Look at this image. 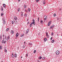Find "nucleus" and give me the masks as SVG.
Here are the masks:
<instances>
[{
	"label": "nucleus",
	"instance_id": "obj_44",
	"mask_svg": "<svg viewBox=\"0 0 62 62\" xmlns=\"http://www.w3.org/2000/svg\"><path fill=\"white\" fill-rule=\"evenodd\" d=\"M6 41H5L4 42V43L5 44V43H6Z\"/></svg>",
	"mask_w": 62,
	"mask_h": 62
},
{
	"label": "nucleus",
	"instance_id": "obj_38",
	"mask_svg": "<svg viewBox=\"0 0 62 62\" xmlns=\"http://www.w3.org/2000/svg\"><path fill=\"white\" fill-rule=\"evenodd\" d=\"M25 15V17H26L27 16V14H26L25 15H24V16Z\"/></svg>",
	"mask_w": 62,
	"mask_h": 62
},
{
	"label": "nucleus",
	"instance_id": "obj_17",
	"mask_svg": "<svg viewBox=\"0 0 62 62\" xmlns=\"http://www.w3.org/2000/svg\"><path fill=\"white\" fill-rule=\"evenodd\" d=\"M24 8H26V5H24Z\"/></svg>",
	"mask_w": 62,
	"mask_h": 62
},
{
	"label": "nucleus",
	"instance_id": "obj_43",
	"mask_svg": "<svg viewBox=\"0 0 62 62\" xmlns=\"http://www.w3.org/2000/svg\"><path fill=\"white\" fill-rule=\"evenodd\" d=\"M52 39H53V38L52 37H51L50 38V40H52Z\"/></svg>",
	"mask_w": 62,
	"mask_h": 62
},
{
	"label": "nucleus",
	"instance_id": "obj_58",
	"mask_svg": "<svg viewBox=\"0 0 62 62\" xmlns=\"http://www.w3.org/2000/svg\"><path fill=\"white\" fill-rule=\"evenodd\" d=\"M59 10H61V8H60V9H59Z\"/></svg>",
	"mask_w": 62,
	"mask_h": 62
},
{
	"label": "nucleus",
	"instance_id": "obj_57",
	"mask_svg": "<svg viewBox=\"0 0 62 62\" xmlns=\"http://www.w3.org/2000/svg\"><path fill=\"white\" fill-rule=\"evenodd\" d=\"M48 34H46V36H48Z\"/></svg>",
	"mask_w": 62,
	"mask_h": 62
},
{
	"label": "nucleus",
	"instance_id": "obj_33",
	"mask_svg": "<svg viewBox=\"0 0 62 62\" xmlns=\"http://www.w3.org/2000/svg\"><path fill=\"white\" fill-rule=\"evenodd\" d=\"M51 35L52 36H53V35H54V34L53 33V32H52L51 33Z\"/></svg>",
	"mask_w": 62,
	"mask_h": 62
},
{
	"label": "nucleus",
	"instance_id": "obj_48",
	"mask_svg": "<svg viewBox=\"0 0 62 62\" xmlns=\"http://www.w3.org/2000/svg\"><path fill=\"white\" fill-rule=\"evenodd\" d=\"M26 56H28V54H26Z\"/></svg>",
	"mask_w": 62,
	"mask_h": 62
},
{
	"label": "nucleus",
	"instance_id": "obj_47",
	"mask_svg": "<svg viewBox=\"0 0 62 62\" xmlns=\"http://www.w3.org/2000/svg\"><path fill=\"white\" fill-rule=\"evenodd\" d=\"M2 20H3V21H5V20H4V18H2Z\"/></svg>",
	"mask_w": 62,
	"mask_h": 62
},
{
	"label": "nucleus",
	"instance_id": "obj_55",
	"mask_svg": "<svg viewBox=\"0 0 62 62\" xmlns=\"http://www.w3.org/2000/svg\"><path fill=\"white\" fill-rule=\"evenodd\" d=\"M24 45H25V42H24Z\"/></svg>",
	"mask_w": 62,
	"mask_h": 62
},
{
	"label": "nucleus",
	"instance_id": "obj_2",
	"mask_svg": "<svg viewBox=\"0 0 62 62\" xmlns=\"http://www.w3.org/2000/svg\"><path fill=\"white\" fill-rule=\"evenodd\" d=\"M17 17L15 16L14 17V20L15 21H17Z\"/></svg>",
	"mask_w": 62,
	"mask_h": 62
},
{
	"label": "nucleus",
	"instance_id": "obj_49",
	"mask_svg": "<svg viewBox=\"0 0 62 62\" xmlns=\"http://www.w3.org/2000/svg\"><path fill=\"white\" fill-rule=\"evenodd\" d=\"M48 26H50V24H48Z\"/></svg>",
	"mask_w": 62,
	"mask_h": 62
},
{
	"label": "nucleus",
	"instance_id": "obj_6",
	"mask_svg": "<svg viewBox=\"0 0 62 62\" xmlns=\"http://www.w3.org/2000/svg\"><path fill=\"white\" fill-rule=\"evenodd\" d=\"M12 57L13 58H14V54L13 53H12Z\"/></svg>",
	"mask_w": 62,
	"mask_h": 62
},
{
	"label": "nucleus",
	"instance_id": "obj_50",
	"mask_svg": "<svg viewBox=\"0 0 62 62\" xmlns=\"http://www.w3.org/2000/svg\"><path fill=\"white\" fill-rule=\"evenodd\" d=\"M3 37H5V35H4V34L3 35Z\"/></svg>",
	"mask_w": 62,
	"mask_h": 62
},
{
	"label": "nucleus",
	"instance_id": "obj_21",
	"mask_svg": "<svg viewBox=\"0 0 62 62\" xmlns=\"http://www.w3.org/2000/svg\"><path fill=\"white\" fill-rule=\"evenodd\" d=\"M41 58H42V57L41 56H40L39 57V59H41Z\"/></svg>",
	"mask_w": 62,
	"mask_h": 62
},
{
	"label": "nucleus",
	"instance_id": "obj_16",
	"mask_svg": "<svg viewBox=\"0 0 62 62\" xmlns=\"http://www.w3.org/2000/svg\"><path fill=\"white\" fill-rule=\"evenodd\" d=\"M24 34H23L21 35V37H23V36H24Z\"/></svg>",
	"mask_w": 62,
	"mask_h": 62
},
{
	"label": "nucleus",
	"instance_id": "obj_18",
	"mask_svg": "<svg viewBox=\"0 0 62 62\" xmlns=\"http://www.w3.org/2000/svg\"><path fill=\"white\" fill-rule=\"evenodd\" d=\"M43 4L44 5H45V1H43Z\"/></svg>",
	"mask_w": 62,
	"mask_h": 62
},
{
	"label": "nucleus",
	"instance_id": "obj_11",
	"mask_svg": "<svg viewBox=\"0 0 62 62\" xmlns=\"http://www.w3.org/2000/svg\"><path fill=\"white\" fill-rule=\"evenodd\" d=\"M9 39V36H8V39H6L7 41H8V39Z\"/></svg>",
	"mask_w": 62,
	"mask_h": 62
},
{
	"label": "nucleus",
	"instance_id": "obj_61",
	"mask_svg": "<svg viewBox=\"0 0 62 62\" xmlns=\"http://www.w3.org/2000/svg\"><path fill=\"white\" fill-rule=\"evenodd\" d=\"M4 39H5V38H3V40H4Z\"/></svg>",
	"mask_w": 62,
	"mask_h": 62
},
{
	"label": "nucleus",
	"instance_id": "obj_32",
	"mask_svg": "<svg viewBox=\"0 0 62 62\" xmlns=\"http://www.w3.org/2000/svg\"><path fill=\"white\" fill-rule=\"evenodd\" d=\"M42 59H43V60H44V59H45V57H43Z\"/></svg>",
	"mask_w": 62,
	"mask_h": 62
},
{
	"label": "nucleus",
	"instance_id": "obj_10",
	"mask_svg": "<svg viewBox=\"0 0 62 62\" xmlns=\"http://www.w3.org/2000/svg\"><path fill=\"white\" fill-rule=\"evenodd\" d=\"M14 23H17V20H14Z\"/></svg>",
	"mask_w": 62,
	"mask_h": 62
},
{
	"label": "nucleus",
	"instance_id": "obj_26",
	"mask_svg": "<svg viewBox=\"0 0 62 62\" xmlns=\"http://www.w3.org/2000/svg\"><path fill=\"white\" fill-rule=\"evenodd\" d=\"M9 30V29L8 28L7 29H6V30L7 31H8Z\"/></svg>",
	"mask_w": 62,
	"mask_h": 62
},
{
	"label": "nucleus",
	"instance_id": "obj_60",
	"mask_svg": "<svg viewBox=\"0 0 62 62\" xmlns=\"http://www.w3.org/2000/svg\"><path fill=\"white\" fill-rule=\"evenodd\" d=\"M38 62H40V61H39V60H38Z\"/></svg>",
	"mask_w": 62,
	"mask_h": 62
},
{
	"label": "nucleus",
	"instance_id": "obj_62",
	"mask_svg": "<svg viewBox=\"0 0 62 62\" xmlns=\"http://www.w3.org/2000/svg\"><path fill=\"white\" fill-rule=\"evenodd\" d=\"M57 18L58 20V18Z\"/></svg>",
	"mask_w": 62,
	"mask_h": 62
},
{
	"label": "nucleus",
	"instance_id": "obj_4",
	"mask_svg": "<svg viewBox=\"0 0 62 62\" xmlns=\"http://www.w3.org/2000/svg\"><path fill=\"white\" fill-rule=\"evenodd\" d=\"M44 19L45 20L47 19V16H45L44 17Z\"/></svg>",
	"mask_w": 62,
	"mask_h": 62
},
{
	"label": "nucleus",
	"instance_id": "obj_1",
	"mask_svg": "<svg viewBox=\"0 0 62 62\" xmlns=\"http://www.w3.org/2000/svg\"><path fill=\"white\" fill-rule=\"evenodd\" d=\"M56 54L57 55H58L59 54V51H57L56 52Z\"/></svg>",
	"mask_w": 62,
	"mask_h": 62
},
{
	"label": "nucleus",
	"instance_id": "obj_42",
	"mask_svg": "<svg viewBox=\"0 0 62 62\" xmlns=\"http://www.w3.org/2000/svg\"><path fill=\"white\" fill-rule=\"evenodd\" d=\"M51 23V21H50L48 23V24H50Z\"/></svg>",
	"mask_w": 62,
	"mask_h": 62
},
{
	"label": "nucleus",
	"instance_id": "obj_19",
	"mask_svg": "<svg viewBox=\"0 0 62 62\" xmlns=\"http://www.w3.org/2000/svg\"><path fill=\"white\" fill-rule=\"evenodd\" d=\"M28 10L29 12H30V10H31L30 9V8H29L28 9Z\"/></svg>",
	"mask_w": 62,
	"mask_h": 62
},
{
	"label": "nucleus",
	"instance_id": "obj_59",
	"mask_svg": "<svg viewBox=\"0 0 62 62\" xmlns=\"http://www.w3.org/2000/svg\"><path fill=\"white\" fill-rule=\"evenodd\" d=\"M21 0H18V2H20Z\"/></svg>",
	"mask_w": 62,
	"mask_h": 62
},
{
	"label": "nucleus",
	"instance_id": "obj_45",
	"mask_svg": "<svg viewBox=\"0 0 62 62\" xmlns=\"http://www.w3.org/2000/svg\"><path fill=\"white\" fill-rule=\"evenodd\" d=\"M4 43V40H2V43Z\"/></svg>",
	"mask_w": 62,
	"mask_h": 62
},
{
	"label": "nucleus",
	"instance_id": "obj_9",
	"mask_svg": "<svg viewBox=\"0 0 62 62\" xmlns=\"http://www.w3.org/2000/svg\"><path fill=\"white\" fill-rule=\"evenodd\" d=\"M31 23L32 24H33L34 25H36V24H35V22H33L32 23Z\"/></svg>",
	"mask_w": 62,
	"mask_h": 62
},
{
	"label": "nucleus",
	"instance_id": "obj_53",
	"mask_svg": "<svg viewBox=\"0 0 62 62\" xmlns=\"http://www.w3.org/2000/svg\"><path fill=\"white\" fill-rule=\"evenodd\" d=\"M29 23H30L29 22H28V23H27V24H29Z\"/></svg>",
	"mask_w": 62,
	"mask_h": 62
},
{
	"label": "nucleus",
	"instance_id": "obj_54",
	"mask_svg": "<svg viewBox=\"0 0 62 62\" xmlns=\"http://www.w3.org/2000/svg\"><path fill=\"white\" fill-rule=\"evenodd\" d=\"M47 37L48 38H49V35H47Z\"/></svg>",
	"mask_w": 62,
	"mask_h": 62
},
{
	"label": "nucleus",
	"instance_id": "obj_27",
	"mask_svg": "<svg viewBox=\"0 0 62 62\" xmlns=\"http://www.w3.org/2000/svg\"><path fill=\"white\" fill-rule=\"evenodd\" d=\"M4 24H5L6 23V22L5 21V20H4Z\"/></svg>",
	"mask_w": 62,
	"mask_h": 62
},
{
	"label": "nucleus",
	"instance_id": "obj_24",
	"mask_svg": "<svg viewBox=\"0 0 62 62\" xmlns=\"http://www.w3.org/2000/svg\"><path fill=\"white\" fill-rule=\"evenodd\" d=\"M2 49V46H0V49Z\"/></svg>",
	"mask_w": 62,
	"mask_h": 62
},
{
	"label": "nucleus",
	"instance_id": "obj_56",
	"mask_svg": "<svg viewBox=\"0 0 62 62\" xmlns=\"http://www.w3.org/2000/svg\"><path fill=\"white\" fill-rule=\"evenodd\" d=\"M46 34H48L47 32H46Z\"/></svg>",
	"mask_w": 62,
	"mask_h": 62
},
{
	"label": "nucleus",
	"instance_id": "obj_28",
	"mask_svg": "<svg viewBox=\"0 0 62 62\" xmlns=\"http://www.w3.org/2000/svg\"><path fill=\"white\" fill-rule=\"evenodd\" d=\"M0 39H2V35H0Z\"/></svg>",
	"mask_w": 62,
	"mask_h": 62
},
{
	"label": "nucleus",
	"instance_id": "obj_41",
	"mask_svg": "<svg viewBox=\"0 0 62 62\" xmlns=\"http://www.w3.org/2000/svg\"><path fill=\"white\" fill-rule=\"evenodd\" d=\"M20 8H19L18 9V11H20Z\"/></svg>",
	"mask_w": 62,
	"mask_h": 62
},
{
	"label": "nucleus",
	"instance_id": "obj_40",
	"mask_svg": "<svg viewBox=\"0 0 62 62\" xmlns=\"http://www.w3.org/2000/svg\"><path fill=\"white\" fill-rule=\"evenodd\" d=\"M29 45H32V44L31 43H30Z\"/></svg>",
	"mask_w": 62,
	"mask_h": 62
},
{
	"label": "nucleus",
	"instance_id": "obj_14",
	"mask_svg": "<svg viewBox=\"0 0 62 62\" xmlns=\"http://www.w3.org/2000/svg\"><path fill=\"white\" fill-rule=\"evenodd\" d=\"M13 33H14V31H13V30H12L11 31V33L13 34Z\"/></svg>",
	"mask_w": 62,
	"mask_h": 62
},
{
	"label": "nucleus",
	"instance_id": "obj_51",
	"mask_svg": "<svg viewBox=\"0 0 62 62\" xmlns=\"http://www.w3.org/2000/svg\"><path fill=\"white\" fill-rule=\"evenodd\" d=\"M7 39V36H5V39Z\"/></svg>",
	"mask_w": 62,
	"mask_h": 62
},
{
	"label": "nucleus",
	"instance_id": "obj_35",
	"mask_svg": "<svg viewBox=\"0 0 62 62\" xmlns=\"http://www.w3.org/2000/svg\"><path fill=\"white\" fill-rule=\"evenodd\" d=\"M3 7H1V10L2 11H3Z\"/></svg>",
	"mask_w": 62,
	"mask_h": 62
},
{
	"label": "nucleus",
	"instance_id": "obj_31",
	"mask_svg": "<svg viewBox=\"0 0 62 62\" xmlns=\"http://www.w3.org/2000/svg\"><path fill=\"white\" fill-rule=\"evenodd\" d=\"M25 45H23V48H24L25 47Z\"/></svg>",
	"mask_w": 62,
	"mask_h": 62
},
{
	"label": "nucleus",
	"instance_id": "obj_36",
	"mask_svg": "<svg viewBox=\"0 0 62 62\" xmlns=\"http://www.w3.org/2000/svg\"><path fill=\"white\" fill-rule=\"evenodd\" d=\"M36 50H35L34 51V53H36Z\"/></svg>",
	"mask_w": 62,
	"mask_h": 62
},
{
	"label": "nucleus",
	"instance_id": "obj_52",
	"mask_svg": "<svg viewBox=\"0 0 62 62\" xmlns=\"http://www.w3.org/2000/svg\"><path fill=\"white\" fill-rule=\"evenodd\" d=\"M29 20V19H27V21H28V20Z\"/></svg>",
	"mask_w": 62,
	"mask_h": 62
},
{
	"label": "nucleus",
	"instance_id": "obj_20",
	"mask_svg": "<svg viewBox=\"0 0 62 62\" xmlns=\"http://www.w3.org/2000/svg\"><path fill=\"white\" fill-rule=\"evenodd\" d=\"M4 51L5 53L7 52V49H5Z\"/></svg>",
	"mask_w": 62,
	"mask_h": 62
},
{
	"label": "nucleus",
	"instance_id": "obj_23",
	"mask_svg": "<svg viewBox=\"0 0 62 62\" xmlns=\"http://www.w3.org/2000/svg\"><path fill=\"white\" fill-rule=\"evenodd\" d=\"M15 57H17V55L16 54H15Z\"/></svg>",
	"mask_w": 62,
	"mask_h": 62
},
{
	"label": "nucleus",
	"instance_id": "obj_7",
	"mask_svg": "<svg viewBox=\"0 0 62 62\" xmlns=\"http://www.w3.org/2000/svg\"><path fill=\"white\" fill-rule=\"evenodd\" d=\"M3 5L4 7L6 8V4H3Z\"/></svg>",
	"mask_w": 62,
	"mask_h": 62
},
{
	"label": "nucleus",
	"instance_id": "obj_30",
	"mask_svg": "<svg viewBox=\"0 0 62 62\" xmlns=\"http://www.w3.org/2000/svg\"><path fill=\"white\" fill-rule=\"evenodd\" d=\"M54 17L56 16V14H54Z\"/></svg>",
	"mask_w": 62,
	"mask_h": 62
},
{
	"label": "nucleus",
	"instance_id": "obj_46",
	"mask_svg": "<svg viewBox=\"0 0 62 62\" xmlns=\"http://www.w3.org/2000/svg\"><path fill=\"white\" fill-rule=\"evenodd\" d=\"M32 21L33 22H35V20L34 19H33L32 20Z\"/></svg>",
	"mask_w": 62,
	"mask_h": 62
},
{
	"label": "nucleus",
	"instance_id": "obj_29",
	"mask_svg": "<svg viewBox=\"0 0 62 62\" xmlns=\"http://www.w3.org/2000/svg\"><path fill=\"white\" fill-rule=\"evenodd\" d=\"M36 2H39V0H36Z\"/></svg>",
	"mask_w": 62,
	"mask_h": 62
},
{
	"label": "nucleus",
	"instance_id": "obj_63",
	"mask_svg": "<svg viewBox=\"0 0 62 62\" xmlns=\"http://www.w3.org/2000/svg\"><path fill=\"white\" fill-rule=\"evenodd\" d=\"M18 49H19V47H18Z\"/></svg>",
	"mask_w": 62,
	"mask_h": 62
},
{
	"label": "nucleus",
	"instance_id": "obj_22",
	"mask_svg": "<svg viewBox=\"0 0 62 62\" xmlns=\"http://www.w3.org/2000/svg\"><path fill=\"white\" fill-rule=\"evenodd\" d=\"M54 40H53L51 41V42L52 43H53L54 42Z\"/></svg>",
	"mask_w": 62,
	"mask_h": 62
},
{
	"label": "nucleus",
	"instance_id": "obj_5",
	"mask_svg": "<svg viewBox=\"0 0 62 62\" xmlns=\"http://www.w3.org/2000/svg\"><path fill=\"white\" fill-rule=\"evenodd\" d=\"M54 25H52V26L50 27V29H51V28H52L53 27H54Z\"/></svg>",
	"mask_w": 62,
	"mask_h": 62
},
{
	"label": "nucleus",
	"instance_id": "obj_37",
	"mask_svg": "<svg viewBox=\"0 0 62 62\" xmlns=\"http://www.w3.org/2000/svg\"><path fill=\"white\" fill-rule=\"evenodd\" d=\"M39 18L38 17V22H39Z\"/></svg>",
	"mask_w": 62,
	"mask_h": 62
},
{
	"label": "nucleus",
	"instance_id": "obj_15",
	"mask_svg": "<svg viewBox=\"0 0 62 62\" xmlns=\"http://www.w3.org/2000/svg\"><path fill=\"white\" fill-rule=\"evenodd\" d=\"M32 23H31L30 25V27H31L32 26Z\"/></svg>",
	"mask_w": 62,
	"mask_h": 62
},
{
	"label": "nucleus",
	"instance_id": "obj_8",
	"mask_svg": "<svg viewBox=\"0 0 62 62\" xmlns=\"http://www.w3.org/2000/svg\"><path fill=\"white\" fill-rule=\"evenodd\" d=\"M16 36L17 37H18V36H19V33H16Z\"/></svg>",
	"mask_w": 62,
	"mask_h": 62
},
{
	"label": "nucleus",
	"instance_id": "obj_34",
	"mask_svg": "<svg viewBox=\"0 0 62 62\" xmlns=\"http://www.w3.org/2000/svg\"><path fill=\"white\" fill-rule=\"evenodd\" d=\"M12 24H14L13 23H14V22L13 21H12Z\"/></svg>",
	"mask_w": 62,
	"mask_h": 62
},
{
	"label": "nucleus",
	"instance_id": "obj_12",
	"mask_svg": "<svg viewBox=\"0 0 62 62\" xmlns=\"http://www.w3.org/2000/svg\"><path fill=\"white\" fill-rule=\"evenodd\" d=\"M40 23H41V24H42L43 23V21H42V20H41L40 21Z\"/></svg>",
	"mask_w": 62,
	"mask_h": 62
},
{
	"label": "nucleus",
	"instance_id": "obj_13",
	"mask_svg": "<svg viewBox=\"0 0 62 62\" xmlns=\"http://www.w3.org/2000/svg\"><path fill=\"white\" fill-rule=\"evenodd\" d=\"M44 40V41H46V40H47V39L46 38H45Z\"/></svg>",
	"mask_w": 62,
	"mask_h": 62
},
{
	"label": "nucleus",
	"instance_id": "obj_64",
	"mask_svg": "<svg viewBox=\"0 0 62 62\" xmlns=\"http://www.w3.org/2000/svg\"><path fill=\"white\" fill-rule=\"evenodd\" d=\"M26 12H28V11H26Z\"/></svg>",
	"mask_w": 62,
	"mask_h": 62
},
{
	"label": "nucleus",
	"instance_id": "obj_3",
	"mask_svg": "<svg viewBox=\"0 0 62 62\" xmlns=\"http://www.w3.org/2000/svg\"><path fill=\"white\" fill-rule=\"evenodd\" d=\"M29 31V29H28L26 31V32L25 34H27V33Z\"/></svg>",
	"mask_w": 62,
	"mask_h": 62
},
{
	"label": "nucleus",
	"instance_id": "obj_39",
	"mask_svg": "<svg viewBox=\"0 0 62 62\" xmlns=\"http://www.w3.org/2000/svg\"><path fill=\"white\" fill-rule=\"evenodd\" d=\"M21 16L22 17L23 16V13L22 12Z\"/></svg>",
	"mask_w": 62,
	"mask_h": 62
},
{
	"label": "nucleus",
	"instance_id": "obj_25",
	"mask_svg": "<svg viewBox=\"0 0 62 62\" xmlns=\"http://www.w3.org/2000/svg\"><path fill=\"white\" fill-rule=\"evenodd\" d=\"M3 15H4V13H1V16H3Z\"/></svg>",
	"mask_w": 62,
	"mask_h": 62
}]
</instances>
